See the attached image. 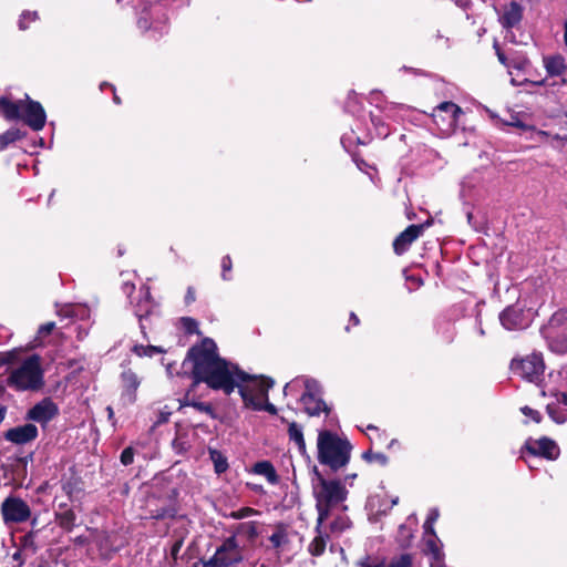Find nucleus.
Listing matches in <instances>:
<instances>
[{
	"label": "nucleus",
	"instance_id": "obj_37",
	"mask_svg": "<svg viewBox=\"0 0 567 567\" xmlns=\"http://www.w3.org/2000/svg\"><path fill=\"white\" fill-rule=\"evenodd\" d=\"M520 411H522V413H523L525 416L529 417V419H530V420H533L535 423H539V422L542 421V414H540V412H539V411H537V410H534V409H532V408H529V406H523V408L520 409Z\"/></svg>",
	"mask_w": 567,
	"mask_h": 567
},
{
	"label": "nucleus",
	"instance_id": "obj_59",
	"mask_svg": "<svg viewBox=\"0 0 567 567\" xmlns=\"http://www.w3.org/2000/svg\"><path fill=\"white\" fill-rule=\"evenodd\" d=\"M363 567H382L381 565H363Z\"/></svg>",
	"mask_w": 567,
	"mask_h": 567
},
{
	"label": "nucleus",
	"instance_id": "obj_49",
	"mask_svg": "<svg viewBox=\"0 0 567 567\" xmlns=\"http://www.w3.org/2000/svg\"><path fill=\"white\" fill-rule=\"evenodd\" d=\"M553 141H556L558 142V144L560 146H564L566 143H567V136H563V135H559V134H550V136Z\"/></svg>",
	"mask_w": 567,
	"mask_h": 567
},
{
	"label": "nucleus",
	"instance_id": "obj_40",
	"mask_svg": "<svg viewBox=\"0 0 567 567\" xmlns=\"http://www.w3.org/2000/svg\"><path fill=\"white\" fill-rule=\"evenodd\" d=\"M54 327H55L54 322H47V323L42 324L38 330V337L43 338V337L49 336L53 331Z\"/></svg>",
	"mask_w": 567,
	"mask_h": 567
},
{
	"label": "nucleus",
	"instance_id": "obj_61",
	"mask_svg": "<svg viewBox=\"0 0 567 567\" xmlns=\"http://www.w3.org/2000/svg\"><path fill=\"white\" fill-rule=\"evenodd\" d=\"M368 430H374V431H377L378 429H377L375 426H373V425H369V426H368Z\"/></svg>",
	"mask_w": 567,
	"mask_h": 567
},
{
	"label": "nucleus",
	"instance_id": "obj_5",
	"mask_svg": "<svg viewBox=\"0 0 567 567\" xmlns=\"http://www.w3.org/2000/svg\"><path fill=\"white\" fill-rule=\"evenodd\" d=\"M8 384L18 391H35L43 385V370L39 355H30L12 367Z\"/></svg>",
	"mask_w": 567,
	"mask_h": 567
},
{
	"label": "nucleus",
	"instance_id": "obj_52",
	"mask_svg": "<svg viewBox=\"0 0 567 567\" xmlns=\"http://www.w3.org/2000/svg\"><path fill=\"white\" fill-rule=\"evenodd\" d=\"M423 528H424L425 533L431 534L432 536H435L433 525H427V519L425 520Z\"/></svg>",
	"mask_w": 567,
	"mask_h": 567
},
{
	"label": "nucleus",
	"instance_id": "obj_43",
	"mask_svg": "<svg viewBox=\"0 0 567 567\" xmlns=\"http://www.w3.org/2000/svg\"><path fill=\"white\" fill-rule=\"evenodd\" d=\"M427 546H429L430 550L432 551L435 561H441V553H440L439 548L436 547L434 540H429Z\"/></svg>",
	"mask_w": 567,
	"mask_h": 567
},
{
	"label": "nucleus",
	"instance_id": "obj_48",
	"mask_svg": "<svg viewBox=\"0 0 567 567\" xmlns=\"http://www.w3.org/2000/svg\"><path fill=\"white\" fill-rule=\"evenodd\" d=\"M262 410L269 412L270 414L277 413L276 406L274 404L269 403L268 400L265 403H262L261 411Z\"/></svg>",
	"mask_w": 567,
	"mask_h": 567
},
{
	"label": "nucleus",
	"instance_id": "obj_22",
	"mask_svg": "<svg viewBox=\"0 0 567 567\" xmlns=\"http://www.w3.org/2000/svg\"><path fill=\"white\" fill-rule=\"evenodd\" d=\"M545 336L548 339L549 348L551 351L557 353L567 352V329L550 332Z\"/></svg>",
	"mask_w": 567,
	"mask_h": 567
},
{
	"label": "nucleus",
	"instance_id": "obj_32",
	"mask_svg": "<svg viewBox=\"0 0 567 567\" xmlns=\"http://www.w3.org/2000/svg\"><path fill=\"white\" fill-rule=\"evenodd\" d=\"M547 413L556 423H564L567 421V412L564 409H560L558 405L554 403L547 404Z\"/></svg>",
	"mask_w": 567,
	"mask_h": 567
},
{
	"label": "nucleus",
	"instance_id": "obj_19",
	"mask_svg": "<svg viewBox=\"0 0 567 567\" xmlns=\"http://www.w3.org/2000/svg\"><path fill=\"white\" fill-rule=\"evenodd\" d=\"M122 382H123V395L126 398L128 402L135 401V392L140 386V379L137 375L131 371H124L122 373Z\"/></svg>",
	"mask_w": 567,
	"mask_h": 567
},
{
	"label": "nucleus",
	"instance_id": "obj_38",
	"mask_svg": "<svg viewBox=\"0 0 567 567\" xmlns=\"http://www.w3.org/2000/svg\"><path fill=\"white\" fill-rule=\"evenodd\" d=\"M133 460H134L133 449L132 447L124 449L121 454V463L126 466V465L132 464Z\"/></svg>",
	"mask_w": 567,
	"mask_h": 567
},
{
	"label": "nucleus",
	"instance_id": "obj_11",
	"mask_svg": "<svg viewBox=\"0 0 567 567\" xmlns=\"http://www.w3.org/2000/svg\"><path fill=\"white\" fill-rule=\"evenodd\" d=\"M524 451L530 456H543L548 460H556L559 455L558 445L548 437H542L539 440L528 439L525 442Z\"/></svg>",
	"mask_w": 567,
	"mask_h": 567
},
{
	"label": "nucleus",
	"instance_id": "obj_10",
	"mask_svg": "<svg viewBox=\"0 0 567 567\" xmlns=\"http://www.w3.org/2000/svg\"><path fill=\"white\" fill-rule=\"evenodd\" d=\"M1 512L6 523H21L30 517L27 503L16 497H9L3 502Z\"/></svg>",
	"mask_w": 567,
	"mask_h": 567
},
{
	"label": "nucleus",
	"instance_id": "obj_30",
	"mask_svg": "<svg viewBox=\"0 0 567 567\" xmlns=\"http://www.w3.org/2000/svg\"><path fill=\"white\" fill-rule=\"evenodd\" d=\"M23 137L19 128H10L0 135V151H3L9 144Z\"/></svg>",
	"mask_w": 567,
	"mask_h": 567
},
{
	"label": "nucleus",
	"instance_id": "obj_26",
	"mask_svg": "<svg viewBox=\"0 0 567 567\" xmlns=\"http://www.w3.org/2000/svg\"><path fill=\"white\" fill-rule=\"evenodd\" d=\"M254 473L265 476L270 484H276L278 482L276 470L268 461L257 462L254 465Z\"/></svg>",
	"mask_w": 567,
	"mask_h": 567
},
{
	"label": "nucleus",
	"instance_id": "obj_56",
	"mask_svg": "<svg viewBox=\"0 0 567 567\" xmlns=\"http://www.w3.org/2000/svg\"><path fill=\"white\" fill-rule=\"evenodd\" d=\"M351 320H353L354 324H358V323H359V319H358V317L355 316V313H351Z\"/></svg>",
	"mask_w": 567,
	"mask_h": 567
},
{
	"label": "nucleus",
	"instance_id": "obj_42",
	"mask_svg": "<svg viewBox=\"0 0 567 567\" xmlns=\"http://www.w3.org/2000/svg\"><path fill=\"white\" fill-rule=\"evenodd\" d=\"M532 140L536 141V142H543L545 138L549 137L550 136V133L549 132H546V131H537L535 130L534 127H532Z\"/></svg>",
	"mask_w": 567,
	"mask_h": 567
},
{
	"label": "nucleus",
	"instance_id": "obj_27",
	"mask_svg": "<svg viewBox=\"0 0 567 567\" xmlns=\"http://www.w3.org/2000/svg\"><path fill=\"white\" fill-rule=\"evenodd\" d=\"M288 433L290 440H292L297 444L299 451L303 453L306 451V442L302 429L296 422H291L289 424Z\"/></svg>",
	"mask_w": 567,
	"mask_h": 567
},
{
	"label": "nucleus",
	"instance_id": "obj_4",
	"mask_svg": "<svg viewBox=\"0 0 567 567\" xmlns=\"http://www.w3.org/2000/svg\"><path fill=\"white\" fill-rule=\"evenodd\" d=\"M0 113L9 121L23 120L34 131L42 130L47 118L42 105L28 96L18 102L0 97Z\"/></svg>",
	"mask_w": 567,
	"mask_h": 567
},
{
	"label": "nucleus",
	"instance_id": "obj_28",
	"mask_svg": "<svg viewBox=\"0 0 567 567\" xmlns=\"http://www.w3.org/2000/svg\"><path fill=\"white\" fill-rule=\"evenodd\" d=\"M209 457L214 464L217 474L224 473L228 468L227 458L217 450L209 449Z\"/></svg>",
	"mask_w": 567,
	"mask_h": 567
},
{
	"label": "nucleus",
	"instance_id": "obj_50",
	"mask_svg": "<svg viewBox=\"0 0 567 567\" xmlns=\"http://www.w3.org/2000/svg\"><path fill=\"white\" fill-rule=\"evenodd\" d=\"M9 331L6 327L0 326V344L4 343L8 339Z\"/></svg>",
	"mask_w": 567,
	"mask_h": 567
},
{
	"label": "nucleus",
	"instance_id": "obj_12",
	"mask_svg": "<svg viewBox=\"0 0 567 567\" xmlns=\"http://www.w3.org/2000/svg\"><path fill=\"white\" fill-rule=\"evenodd\" d=\"M59 413L58 405L50 398H44L28 412V419L45 424L53 420Z\"/></svg>",
	"mask_w": 567,
	"mask_h": 567
},
{
	"label": "nucleus",
	"instance_id": "obj_7",
	"mask_svg": "<svg viewBox=\"0 0 567 567\" xmlns=\"http://www.w3.org/2000/svg\"><path fill=\"white\" fill-rule=\"evenodd\" d=\"M244 559L243 548L235 535L227 537L215 554L204 564L205 567H234Z\"/></svg>",
	"mask_w": 567,
	"mask_h": 567
},
{
	"label": "nucleus",
	"instance_id": "obj_54",
	"mask_svg": "<svg viewBox=\"0 0 567 567\" xmlns=\"http://www.w3.org/2000/svg\"><path fill=\"white\" fill-rule=\"evenodd\" d=\"M564 42L567 47V21L564 23Z\"/></svg>",
	"mask_w": 567,
	"mask_h": 567
},
{
	"label": "nucleus",
	"instance_id": "obj_35",
	"mask_svg": "<svg viewBox=\"0 0 567 567\" xmlns=\"http://www.w3.org/2000/svg\"><path fill=\"white\" fill-rule=\"evenodd\" d=\"M38 19V13L35 11H25L21 14L19 20L20 30L28 29V22L35 21Z\"/></svg>",
	"mask_w": 567,
	"mask_h": 567
},
{
	"label": "nucleus",
	"instance_id": "obj_14",
	"mask_svg": "<svg viewBox=\"0 0 567 567\" xmlns=\"http://www.w3.org/2000/svg\"><path fill=\"white\" fill-rule=\"evenodd\" d=\"M187 359L189 361H192V363L194 364V361L192 359H189L188 357H187ZM192 372H194V369L192 370ZM193 375H194V382H193L192 386L188 389V391L186 392L185 398L183 399V401H181V408L192 406L195 410H197L198 412L206 413L209 416L215 417L214 409H213V406L209 403H204V402L197 401L195 399V394H194L195 388L200 382H204V381L203 380H198L197 377L195 375V373H193Z\"/></svg>",
	"mask_w": 567,
	"mask_h": 567
},
{
	"label": "nucleus",
	"instance_id": "obj_16",
	"mask_svg": "<svg viewBox=\"0 0 567 567\" xmlns=\"http://www.w3.org/2000/svg\"><path fill=\"white\" fill-rule=\"evenodd\" d=\"M140 299L135 303V315L142 321L144 318H146L154 308V301L151 297L150 287L143 286L140 290ZM141 329L143 334H145V326L143 322H141Z\"/></svg>",
	"mask_w": 567,
	"mask_h": 567
},
{
	"label": "nucleus",
	"instance_id": "obj_13",
	"mask_svg": "<svg viewBox=\"0 0 567 567\" xmlns=\"http://www.w3.org/2000/svg\"><path fill=\"white\" fill-rule=\"evenodd\" d=\"M426 225H410L393 241V249L396 255H402L424 231Z\"/></svg>",
	"mask_w": 567,
	"mask_h": 567
},
{
	"label": "nucleus",
	"instance_id": "obj_9",
	"mask_svg": "<svg viewBox=\"0 0 567 567\" xmlns=\"http://www.w3.org/2000/svg\"><path fill=\"white\" fill-rule=\"evenodd\" d=\"M462 110L453 102H443L433 110V120L444 132L453 131Z\"/></svg>",
	"mask_w": 567,
	"mask_h": 567
},
{
	"label": "nucleus",
	"instance_id": "obj_33",
	"mask_svg": "<svg viewBox=\"0 0 567 567\" xmlns=\"http://www.w3.org/2000/svg\"><path fill=\"white\" fill-rule=\"evenodd\" d=\"M349 527H350V520L344 515L337 516L333 519V522L330 524V530L332 534H341Z\"/></svg>",
	"mask_w": 567,
	"mask_h": 567
},
{
	"label": "nucleus",
	"instance_id": "obj_24",
	"mask_svg": "<svg viewBox=\"0 0 567 567\" xmlns=\"http://www.w3.org/2000/svg\"><path fill=\"white\" fill-rule=\"evenodd\" d=\"M237 536L245 537L248 542H254L258 535V528L257 523L255 522H246V523H239L234 527V534Z\"/></svg>",
	"mask_w": 567,
	"mask_h": 567
},
{
	"label": "nucleus",
	"instance_id": "obj_25",
	"mask_svg": "<svg viewBox=\"0 0 567 567\" xmlns=\"http://www.w3.org/2000/svg\"><path fill=\"white\" fill-rule=\"evenodd\" d=\"M567 329V309L556 311L549 319L545 334Z\"/></svg>",
	"mask_w": 567,
	"mask_h": 567
},
{
	"label": "nucleus",
	"instance_id": "obj_6",
	"mask_svg": "<svg viewBox=\"0 0 567 567\" xmlns=\"http://www.w3.org/2000/svg\"><path fill=\"white\" fill-rule=\"evenodd\" d=\"M299 383H302L305 386V392L300 399L305 412L310 416H317L321 412H329V409L326 402L321 399V386L318 381L313 379H296L292 384H286L285 392H287L290 386H296Z\"/></svg>",
	"mask_w": 567,
	"mask_h": 567
},
{
	"label": "nucleus",
	"instance_id": "obj_44",
	"mask_svg": "<svg viewBox=\"0 0 567 567\" xmlns=\"http://www.w3.org/2000/svg\"><path fill=\"white\" fill-rule=\"evenodd\" d=\"M556 401L557 403H555L556 405H563L565 412H567V394L566 393H558L556 394Z\"/></svg>",
	"mask_w": 567,
	"mask_h": 567
},
{
	"label": "nucleus",
	"instance_id": "obj_31",
	"mask_svg": "<svg viewBox=\"0 0 567 567\" xmlns=\"http://www.w3.org/2000/svg\"><path fill=\"white\" fill-rule=\"evenodd\" d=\"M132 351L138 355V357H154L156 354L163 353L164 349L156 346H143V344H135L132 348Z\"/></svg>",
	"mask_w": 567,
	"mask_h": 567
},
{
	"label": "nucleus",
	"instance_id": "obj_45",
	"mask_svg": "<svg viewBox=\"0 0 567 567\" xmlns=\"http://www.w3.org/2000/svg\"><path fill=\"white\" fill-rule=\"evenodd\" d=\"M183 322L188 332H193L197 326L196 321L192 318H184Z\"/></svg>",
	"mask_w": 567,
	"mask_h": 567
},
{
	"label": "nucleus",
	"instance_id": "obj_18",
	"mask_svg": "<svg viewBox=\"0 0 567 567\" xmlns=\"http://www.w3.org/2000/svg\"><path fill=\"white\" fill-rule=\"evenodd\" d=\"M523 18V7L513 1L505 7L504 12L501 17V23L504 28L511 29L517 25Z\"/></svg>",
	"mask_w": 567,
	"mask_h": 567
},
{
	"label": "nucleus",
	"instance_id": "obj_15",
	"mask_svg": "<svg viewBox=\"0 0 567 567\" xmlns=\"http://www.w3.org/2000/svg\"><path fill=\"white\" fill-rule=\"evenodd\" d=\"M38 436V429L34 424L28 423L17 426L6 433V439L16 444H25Z\"/></svg>",
	"mask_w": 567,
	"mask_h": 567
},
{
	"label": "nucleus",
	"instance_id": "obj_3",
	"mask_svg": "<svg viewBox=\"0 0 567 567\" xmlns=\"http://www.w3.org/2000/svg\"><path fill=\"white\" fill-rule=\"evenodd\" d=\"M317 446L319 462L333 471L346 466L350 460V443L329 431L319 432Z\"/></svg>",
	"mask_w": 567,
	"mask_h": 567
},
{
	"label": "nucleus",
	"instance_id": "obj_2",
	"mask_svg": "<svg viewBox=\"0 0 567 567\" xmlns=\"http://www.w3.org/2000/svg\"><path fill=\"white\" fill-rule=\"evenodd\" d=\"M315 474L312 492L316 498L319 526H321L331 511L342 506L348 491L341 482L326 480L317 470H315Z\"/></svg>",
	"mask_w": 567,
	"mask_h": 567
},
{
	"label": "nucleus",
	"instance_id": "obj_17",
	"mask_svg": "<svg viewBox=\"0 0 567 567\" xmlns=\"http://www.w3.org/2000/svg\"><path fill=\"white\" fill-rule=\"evenodd\" d=\"M499 321L507 330L522 329L526 326L523 313L514 307H507L501 315Z\"/></svg>",
	"mask_w": 567,
	"mask_h": 567
},
{
	"label": "nucleus",
	"instance_id": "obj_57",
	"mask_svg": "<svg viewBox=\"0 0 567 567\" xmlns=\"http://www.w3.org/2000/svg\"><path fill=\"white\" fill-rule=\"evenodd\" d=\"M107 413H109V416L112 417L113 416V409L111 406H107Z\"/></svg>",
	"mask_w": 567,
	"mask_h": 567
},
{
	"label": "nucleus",
	"instance_id": "obj_23",
	"mask_svg": "<svg viewBox=\"0 0 567 567\" xmlns=\"http://www.w3.org/2000/svg\"><path fill=\"white\" fill-rule=\"evenodd\" d=\"M272 547L277 550H285L289 544V533L282 525L276 526L274 533L269 537Z\"/></svg>",
	"mask_w": 567,
	"mask_h": 567
},
{
	"label": "nucleus",
	"instance_id": "obj_21",
	"mask_svg": "<svg viewBox=\"0 0 567 567\" xmlns=\"http://www.w3.org/2000/svg\"><path fill=\"white\" fill-rule=\"evenodd\" d=\"M316 532L317 535L309 544L308 551L312 556H321L326 550L329 536L322 530V525L319 526V519H317Z\"/></svg>",
	"mask_w": 567,
	"mask_h": 567
},
{
	"label": "nucleus",
	"instance_id": "obj_34",
	"mask_svg": "<svg viewBox=\"0 0 567 567\" xmlns=\"http://www.w3.org/2000/svg\"><path fill=\"white\" fill-rule=\"evenodd\" d=\"M258 514V512L251 507H243L237 511H233L228 514V517L233 519H244L250 517L252 515Z\"/></svg>",
	"mask_w": 567,
	"mask_h": 567
},
{
	"label": "nucleus",
	"instance_id": "obj_20",
	"mask_svg": "<svg viewBox=\"0 0 567 567\" xmlns=\"http://www.w3.org/2000/svg\"><path fill=\"white\" fill-rule=\"evenodd\" d=\"M543 62L549 76H561L567 70L565 59L559 54L544 56Z\"/></svg>",
	"mask_w": 567,
	"mask_h": 567
},
{
	"label": "nucleus",
	"instance_id": "obj_8",
	"mask_svg": "<svg viewBox=\"0 0 567 567\" xmlns=\"http://www.w3.org/2000/svg\"><path fill=\"white\" fill-rule=\"evenodd\" d=\"M511 368L522 378L530 382H538L544 374L545 363L540 353H532L524 359L513 360Z\"/></svg>",
	"mask_w": 567,
	"mask_h": 567
},
{
	"label": "nucleus",
	"instance_id": "obj_1",
	"mask_svg": "<svg viewBox=\"0 0 567 567\" xmlns=\"http://www.w3.org/2000/svg\"><path fill=\"white\" fill-rule=\"evenodd\" d=\"M194 361V373L198 380L213 390H221L230 394L238 388L245 406L261 411L262 403L268 399V391L274 381L262 375H250L217 353V346L212 339H204L200 344L188 351Z\"/></svg>",
	"mask_w": 567,
	"mask_h": 567
},
{
	"label": "nucleus",
	"instance_id": "obj_62",
	"mask_svg": "<svg viewBox=\"0 0 567 567\" xmlns=\"http://www.w3.org/2000/svg\"><path fill=\"white\" fill-rule=\"evenodd\" d=\"M114 101H115L116 103H118V102H120V100H118V97H117L116 95L114 96Z\"/></svg>",
	"mask_w": 567,
	"mask_h": 567
},
{
	"label": "nucleus",
	"instance_id": "obj_39",
	"mask_svg": "<svg viewBox=\"0 0 567 567\" xmlns=\"http://www.w3.org/2000/svg\"><path fill=\"white\" fill-rule=\"evenodd\" d=\"M231 266H233V262H231L230 257L229 256H225L221 259V268H223L221 277H223L224 280H229V278L227 277L226 274L231 270Z\"/></svg>",
	"mask_w": 567,
	"mask_h": 567
},
{
	"label": "nucleus",
	"instance_id": "obj_36",
	"mask_svg": "<svg viewBox=\"0 0 567 567\" xmlns=\"http://www.w3.org/2000/svg\"><path fill=\"white\" fill-rule=\"evenodd\" d=\"M412 557L409 554L401 555L398 559L393 560L389 567H411Z\"/></svg>",
	"mask_w": 567,
	"mask_h": 567
},
{
	"label": "nucleus",
	"instance_id": "obj_51",
	"mask_svg": "<svg viewBox=\"0 0 567 567\" xmlns=\"http://www.w3.org/2000/svg\"><path fill=\"white\" fill-rule=\"evenodd\" d=\"M494 48L496 49V54H497V58L499 60V62L504 65H507L506 63V56L505 54L499 50V48L497 47V44L495 43L494 44Z\"/></svg>",
	"mask_w": 567,
	"mask_h": 567
},
{
	"label": "nucleus",
	"instance_id": "obj_55",
	"mask_svg": "<svg viewBox=\"0 0 567 567\" xmlns=\"http://www.w3.org/2000/svg\"><path fill=\"white\" fill-rule=\"evenodd\" d=\"M431 567H444L442 561H434L431 564Z\"/></svg>",
	"mask_w": 567,
	"mask_h": 567
},
{
	"label": "nucleus",
	"instance_id": "obj_29",
	"mask_svg": "<svg viewBox=\"0 0 567 567\" xmlns=\"http://www.w3.org/2000/svg\"><path fill=\"white\" fill-rule=\"evenodd\" d=\"M56 520L60 527L70 532L75 523V514L71 509H65L56 513Z\"/></svg>",
	"mask_w": 567,
	"mask_h": 567
},
{
	"label": "nucleus",
	"instance_id": "obj_41",
	"mask_svg": "<svg viewBox=\"0 0 567 567\" xmlns=\"http://www.w3.org/2000/svg\"><path fill=\"white\" fill-rule=\"evenodd\" d=\"M507 125L515 126L522 128L524 131L532 130V126L526 125L522 121H519L516 116L512 115L509 121L505 122Z\"/></svg>",
	"mask_w": 567,
	"mask_h": 567
},
{
	"label": "nucleus",
	"instance_id": "obj_60",
	"mask_svg": "<svg viewBox=\"0 0 567 567\" xmlns=\"http://www.w3.org/2000/svg\"><path fill=\"white\" fill-rule=\"evenodd\" d=\"M13 558H14L16 560H17V559H19V558H20V553H16V554L13 555Z\"/></svg>",
	"mask_w": 567,
	"mask_h": 567
},
{
	"label": "nucleus",
	"instance_id": "obj_47",
	"mask_svg": "<svg viewBox=\"0 0 567 567\" xmlns=\"http://www.w3.org/2000/svg\"><path fill=\"white\" fill-rule=\"evenodd\" d=\"M195 301V289L193 287H188L186 295H185V302L187 305Z\"/></svg>",
	"mask_w": 567,
	"mask_h": 567
},
{
	"label": "nucleus",
	"instance_id": "obj_46",
	"mask_svg": "<svg viewBox=\"0 0 567 567\" xmlns=\"http://www.w3.org/2000/svg\"><path fill=\"white\" fill-rule=\"evenodd\" d=\"M439 515H440L439 509H436V508L431 509L429 513V516L426 518L427 525H433L436 522V519L439 518Z\"/></svg>",
	"mask_w": 567,
	"mask_h": 567
},
{
	"label": "nucleus",
	"instance_id": "obj_58",
	"mask_svg": "<svg viewBox=\"0 0 567 567\" xmlns=\"http://www.w3.org/2000/svg\"><path fill=\"white\" fill-rule=\"evenodd\" d=\"M179 549V544H175V546L173 547V554L177 553Z\"/></svg>",
	"mask_w": 567,
	"mask_h": 567
},
{
	"label": "nucleus",
	"instance_id": "obj_53",
	"mask_svg": "<svg viewBox=\"0 0 567 567\" xmlns=\"http://www.w3.org/2000/svg\"><path fill=\"white\" fill-rule=\"evenodd\" d=\"M398 503H399V497L396 496V497H394V498H392V499H391V505H390V507H388V508L383 509V511H382V513H383V514H385L388 509L392 508V507H393L394 505H396Z\"/></svg>",
	"mask_w": 567,
	"mask_h": 567
}]
</instances>
